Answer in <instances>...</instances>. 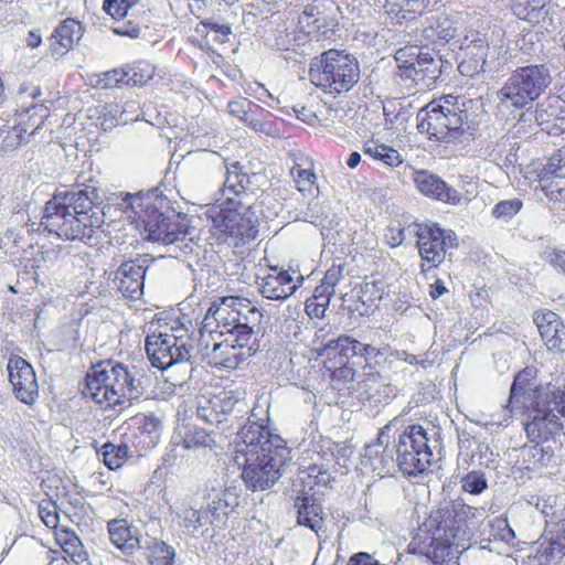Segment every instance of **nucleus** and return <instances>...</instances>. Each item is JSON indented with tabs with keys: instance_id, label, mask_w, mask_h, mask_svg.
<instances>
[{
	"instance_id": "aec40b11",
	"label": "nucleus",
	"mask_w": 565,
	"mask_h": 565,
	"mask_svg": "<svg viewBox=\"0 0 565 565\" xmlns=\"http://www.w3.org/2000/svg\"><path fill=\"white\" fill-rule=\"evenodd\" d=\"M7 371L17 399L33 405L39 398V384L33 366L19 355L10 356Z\"/></svg>"
},
{
	"instance_id": "f257e3e1",
	"label": "nucleus",
	"mask_w": 565,
	"mask_h": 565,
	"mask_svg": "<svg viewBox=\"0 0 565 565\" xmlns=\"http://www.w3.org/2000/svg\"><path fill=\"white\" fill-rule=\"evenodd\" d=\"M238 436V451L246 458L242 472L244 482L253 490L269 488L279 479L290 458L285 440L257 422L245 424Z\"/></svg>"
},
{
	"instance_id": "c9c22d12",
	"label": "nucleus",
	"mask_w": 565,
	"mask_h": 565,
	"mask_svg": "<svg viewBox=\"0 0 565 565\" xmlns=\"http://www.w3.org/2000/svg\"><path fill=\"white\" fill-rule=\"evenodd\" d=\"M362 150L364 154L370 158L392 168H396L403 163V157L396 149L373 139L366 140Z\"/></svg>"
},
{
	"instance_id": "9d476101",
	"label": "nucleus",
	"mask_w": 565,
	"mask_h": 565,
	"mask_svg": "<svg viewBox=\"0 0 565 565\" xmlns=\"http://www.w3.org/2000/svg\"><path fill=\"white\" fill-rule=\"evenodd\" d=\"M206 317H212L226 333L233 332L241 342L252 343L254 330L259 326L263 312L247 298L227 296L213 301Z\"/></svg>"
},
{
	"instance_id": "79ce46f5",
	"label": "nucleus",
	"mask_w": 565,
	"mask_h": 565,
	"mask_svg": "<svg viewBox=\"0 0 565 565\" xmlns=\"http://www.w3.org/2000/svg\"><path fill=\"white\" fill-rule=\"evenodd\" d=\"M333 295L334 292L328 289V287L318 285L313 290V295L306 301L305 309L307 315L315 318L323 317Z\"/></svg>"
},
{
	"instance_id": "5701e85b",
	"label": "nucleus",
	"mask_w": 565,
	"mask_h": 565,
	"mask_svg": "<svg viewBox=\"0 0 565 565\" xmlns=\"http://www.w3.org/2000/svg\"><path fill=\"white\" fill-rule=\"evenodd\" d=\"M535 121L548 135L565 132V98L550 95L535 108Z\"/></svg>"
},
{
	"instance_id": "a211bd4d",
	"label": "nucleus",
	"mask_w": 565,
	"mask_h": 565,
	"mask_svg": "<svg viewBox=\"0 0 565 565\" xmlns=\"http://www.w3.org/2000/svg\"><path fill=\"white\" fill-rule=\"evenodd\" d=\"M523 428L531 443L543 445L556 440L563 431V423L548 406L536 404L526 408Z\"/></svg>"
},
{
	"instance_id": "e433bc0d",
	"label": "nucleus",
	"mask_w": 565,
	"mask_h": 565,
	"mask_svg": "<svg viewBox=\"0 0 565 565\" xmlns=\"http://www.w3.org/2000/svg\"><path fill=\"white\" fill-rule=\"evenodd\" d=\"M125 68L126 86L141 87L147 85L156 76V66L146 60H138Z\"/></svg>"
},
{
	"instance_id": "4d7b16f0",
	"label": "nucleus",
	"mask_w": 565,
	"mask_h": 565,
	"mask_svg": "<svg viewBox=\"0 0 565 565\" xmlns=\"http://www.w3.org/2000/svg\"><path fill=\"white\" fill-rule=\"evenodd\" d=\"M487 488V481L482 473L468 472L462 479V489L471 494H479Z\"/></svg>"
},
{
	"instance_id": "6e6d98bb",
	"label": "nucleus",
	"mask_w": 565,
	"mask_h": 565,
	"mask_svg": "<svg viewBox=\"0 0 565 565\" xmlns=\"http://www.w3.org/2000/svg\"><path fill=\"white\" fill-rule=\"evenodd\" d=\"M195 31L205 35L210 32H213L215 34L213 39L215 42L225 43L228 41L231 26L227 24H218L204 20L196 25Z\"/></svg>"
},
{
	"instance_id": "c756f323",
	"label": "nucleus",
	"mask_w": 565,
	"mask_h": 565,
	"mask_svg": "<svg viewBox=\"0 0 565 565\" xmlns=\"http://www.w3.org/2000/svg\"><path fill=\"white\" fill-rule=\"evenodd\" d=\"M47 109L40 104H33L15 114L14 130L19 138L34 135L45 122Z\"/></svg>"
},
{
	"instance_id": "6e6552de",
	"label": "nucleus",
	"mask_w": 565,
	"mask_h": 565,
	"mask_svg": "<svg viewBox=\"0 0 565 565\" xmlns=\"http://www.w3.org/2000/svg\"><path fill=\"white\" fill-rule=\"evenodd\" d=\"M359 61L344 50L329 49L315 56L308 70L310 83L324 95L340 98L360 81Z\"/></svg>"
},
{
	"instance_id": "39448f33",
	"label": "nucleus",
	"mask_w": 565,
	"mask_h": 565,
	"mask_svg": "<svg viewBox=\"0 0 565 565\" xmlns=\"http://www.w3.org/2000/svg\"><path fill=\"white\" fill-rule=\"evenodd\" d=\"M125 213L140 232L146 233L147 239L161 242L166 245L184 241L191 228V220L184 213L172 212L164 214L152 201L142 193H128L124 199Z\"/></svg>"
},
{
	"instance_id": "052dcab7",
	"label": "nucleus",
	"mask_w": 565,
	"mask_h": 565,
	"mask_svg": "<svg viewBox=\"0 0 565 565\" xmlns=\"http://www.w3.org/2000/svg\"><path fill=\"white\" fill-rule=\"evenodd\" d=\"M295 113L298 119L308 124L316 125L320 122V118L315 109V105L312 103L301 105L298 108H295Z\"/></svg>"
},
{
	"instance_id": "774afa93",
	"label": "nucleus",
	"mask_w": 565,
	"mask_h": 565,
	"mask_svg": "<svg viewBox=\"0 0 565 565\" xmlns=\"http://www.w3.org/2000/svg\"><path fill=\"white\" fill-rule=\"evenodd\" d=\"M49 565H64L67 559L72 561L63 551L50 548L49 550Z\"/></svg>"
},
{
	"instance_id": "20e7f679",
	"label": "nucleus",
	"mask_w": 565,
	"mask_h": 565,
	"mask_svg": "<svg viewBox=\"0 0 565 565\" xmlns=\"http://www.w3.org/2000/svg\"><path fill=\"white\" fill-rule=\"evenodd\" d=\"M84 394L103 411L120 414L137 398L135 374L122 362L100 361L86 373Z\"/></svg>"
},
{
	"instance_id": "69168bd1",
	"label": "nucleus",
	"mask_w": 565,
	"mask_h": 565,
	"mask_svg": "<svg viewBox=\"0 0 565 565\" xmlns=\"http://www.w3.org/2000/svg\"><path fill=\"white\" fill-rule=\"evenodd\" d=\"M147 423V417L143 415H136L127 419L119 429L125 430L124 436H127L128 431L141 430Z\"/></svg>"
},
{
	"instance_id": "a19ab883",
	"label": "nucleus",
	"mask_w": 565,
	"mask_h": 565,
	"mask_svg": "<svg viewBox=\"0 0 565 565\" xmlns=\"http://www.w3.org/2000/svg\"><path fill=\"white\" fill-rule=\"evenodd\" d=\"M99 452L105 466L110 470L121 468L131 456L126 443L114 444L107 441L100 447Z\"/></svg>"
},
{
	"instance_id": "49530a36",
	"label": "nucleus",
	"mask_w": 565,
	"mask_h": 565,
	"mask_svg": "<svg viewBox=\"0 0 565 565\" xmlns=\"http://www.w3.org/2000/svg\"><path fill=\"white\" fill-rule=\"evenodd\" d=\"M56 259L57 255L55 250L40 248L34 253L32 258L28 259L26 267L38 276L40 273H44L54 266Z\"/></svg>"
},
{
	"instance_id": "864d4df0",
	"label": "nucleus",
	"mask_w": 565,
	"mask_h": 565,
	"mask_svg": "<svg viewBox=\"0 0 565 565\" xmlns=\"http://www.w3.org/2000/svg\"><path fill=\"white\" fill-rule=\"evenodd\" d=\"M491 536L494 541H502L511 544L515 539L514 531L510 526L508 519L498 516L490 522Z\"/></svg>"
},
{
	"instance_id": "7c9ffc66",
	"label": "nucleus",
	"mask_w": 565,
	"mask_h": 565,
	"mask_svg": "<svg viewBox=\"0 0 565 565\" xmlns=\"http://www.w3.org/2000/svg\"><path fill=\"white\" fill-rule=\"evenodd\" d=\"M107 527L111 543L124 553H131L139 547V536L127 520H110Z\"/></svg>"
},
{
	"instance_id": "cd10ccee",
	"label": "nucleus",
	"mask_w": 565,
	"mask_h": 565,
	"mask_svg": "<svg viewBox=\"0 0 565 565\" xmlns=\"http://www.w3.org/2000/svg\"><path fill=\"white\" fill-rule=\"evenodd\" d=\"M431 0H385L383 8L392 21L412 23L429 11Z\"/></svg>"
},
{
	"instance_id": "09e8293b",
	"label": "nucleus",
	"mask_w": 565,
	"mask_h": 565,
	"mask_svg": "<svg viewBox=\"0 0 565 565\" xmlns=\"http://www.w3.org/2000/svg\"><path fill=\"white\" fill-rule=\"evenodd\" d=\"M537 182L540 189L550 200L565 202V177L559 179L545 177L544 179H537Z\"/></svg>"
},
{
	"instance_id": "4468645a",
	"label": "nucleus",
	"mask_w": 565,
	"mask_h": 565,
	"mask_svg": "<svg viewBox=\"0 0 565 565\" xmlns=\"http://www.w3.org/2000/svg\"><path fill=\"white\" fill-rule=\"evenodd\" d=\"M398 75L431 88L441 75V60L418 45H406L395 53Z\"/></svg>"
},
{
	"instance_id": "4be33fe9",
	"label": "nucleus",
	"mask_w": 565,
	"mask_h": 565,
	"mask_svg": "<svg viewBox=\"0 0 565 565\" xmlns=\"http://www.w3.org/2000/svg\"><path fill=\"white\" fill-rule=\"evenodd\" d=\"M303 277L296 270L270 266L259 282L262 295L270 300H285L301 286Z\"/></svg>"
},
{
	"instance_id": "4c0bfd02",
	"label": "nucleus",
	"mask_w": 565,
	"mask_h": 565,
	"mask_svg": "<svg viewBox=\"0 0 565 565\" xmlns=\"http://www.w3.org/2000/svg\"><path fill=\"white\" fill-rule=\"evenodd\" d=\"M179 435L182 439L181 445L185 449L206 448L215 444L210 433L194 425H183L179 428Z\"/></svg>"
},
{
	"instance_id": "393cba45",
	"label": "nucleus",
	"mask_w": 565,
	"mask_h": 565,
	"mask_svg": "<svg viewBox=\"0 0 565 565\" xmlns=\"http://www.w3.org/2000/svg\"><path fill=\"white\" fill-rule=\"evenodd\" d=\"M82 24L75 19L63 20L49 38V55L54 60L65 56L82 36Z\"/></svg>"
},
{
	"instance_id": "ddd939ff",
	"label": "nucleus",
	"mask_w": 565,
	"mask_h": 565,
	"mask_svg": "<svg viewBox=\"0 0 565 565\" xmlns=\"http://www.w3.org/2000/svg\"><path fill=\"white\" fill-rule=\"evenodd\" d=\"M398 460V469L406 476H419L433 463V450L428 445L427 430L419 424L408 425L392 436Z\"/></svg>"
},
{
	"instance_id": "603ef678",
	"label": "nucleus",
	"mask_w": 565,
	"mask_h": 565,
	"mask_svg": "<svg viewBox=\"0 0 565 565\" xmlns=\"http://www.w3.org/2000/svg\"><path fill=\"white\" fill-rule=\"evenodd\" d=\"M258 107L259 105L243 97L231 100L227 105L228 113L244 121L247 126L249 118L254 116L255 109Z\"/></svg>"
},
{
	"instance_id": "ea45409f",
	"label": "nucleus",
	"mask_w": 565,
	"mask_h": 565,
	"mask_svg": "<svg viewBox=\"0 0 565 565\" xmlns=\"http://www.w3.org/2000/svg\"><path fill=\"white\" fill-rule=\"evenodd\" d=\"M280 122L270 111L259 106L255 109L254 116L249 118L248 127L265 136L278 137Z\"/></svg>"
},
{
	"instance_id": "13d9d810",
	"label": "nucleus",
	"mask_w": 565,
	"mask_h": 565,
	"mask_svg": "<svg viewBox=\"0 0 565 565\" xmlns=\"http://www.w3.org/2000/svg\"><path fill=\"white\" fill-rule=\"evenodd\" d=\"M132 2L129 0H104L103 9L115 20H121L127 15Z\"/></svg>"
},
{
	"instance_id": "b1692460",
	"label": "nucleus",
	"mask_w": 565,
	"mask_h": 565,
	"mask_svg": "<svg viewBox=\"0 0 565 565\" xmlns=\"http://www.w3.org/2000/svg\"><path fill=\"white\" fill-rule=\"evenodd\" d=\"M413 181L425 196L452 205L462 202V195L456 189L448 186L443 179L427 170L415 171Z\"/></svg>"
},
{
	"instance_id": "2f4dec72",
	"label": "nucleus",
	"mask_w": 565,
	"mask_h": 565,
	"mask_svg": "<svg viewBox=\"0 0 565 565\" xmlns=\"http://www.w3.org/2000/svg\"><path fill=\"white\" fill-rule=\"evenodd\" d=\"M296 507L298 508V523L309 527L318 533L323 529L324 514L322 507L308 495L298 497L296 499Z\"/></svg>"
},
{
	"instance_id": "9b49d317",
	"label": "nucleus",
	"mask_w": 565,
	"mask_h": 565,
	"mask_svg": "<svg viewBox=\"0 0 565 565\" xmlns=\"http://www.w3.org/2000/svg\"><path fill=\"white\" fill-rule=\"evenodd\" d=\"M552 84L546 64H531L514 70L498 92L501 104L523 109L539 99Z\"/></svg>"
},
{
	"instance_id": "72a5a7b5",
	"label": "nucleus",
	"mask_w": 565,
	"mask_h": 565,
	"mask_svg": "<svg viewBox=\"0 0 565 565\" xmlns=\"http://www.w3.org/2000/svg\"><path fill=\"white\" fill-rule=\"evenodd\" d=\"M290 175L297 190L303 195L313 196L318 192L317 175L311 161L295 162Z\"/></svg>"
},
{
	"instance_id": "de8ad7c7",
	"label": "nucleus",
	"mask_w": 565,
	"mask_h": 565,
	"mask_svg": "<svg viewBox=\"0 0 565 565\" xmlns=\"http://www.w3.org/2000/svg\"><path fill=\"white\" fill-rule=\"evenodd\" d=\"M546 557H565V519L561 520L552 532L547 547Z\"/></svg>"
},
{
	"instance_id": "f8f14e48",
	"label": "nucleus",
	"mask_w": 565,
	"mask_h": 565,
	"mask_svg": "<svg viewBox=\"0 0 565 565\" xmlns=\"http://www.w3.org/2000/svg\"><path fill=\"white\" fill-rule=\"evenodd\" d=\"M408 228L415 236L419 256V270L425 275L438 269L450 250L458 247V237L452 230H446L438 223L413 222Z\"/></svg>"
},
{
	"instance_id": "f03ea898",
	"label": "nucleus",
	"mask_w": 565,
	"mask_h": 565,
	"mask_svg": "<svg viewBox=\"0 0 565 565\" xmlns=\"http://www.w3.org/2000/svg\"><path fill=\"white\" fill-rule=\"evenodd\" d=\"M40 224L61 238L83 241L92 237L100 220L92 199L81 190L54 195L47 201Z\"/></svg>"
},
{
	"instance_id": "a878e982",
	"label": "nucleus",
	"mask_w": 565,
	"mask_h": 565,
	"mask_svg": "<svg viewBox=\"0 0 565 565\" xmlns=\"http://www.w3.org/2000/svg\"><path fill=\"white\" fill-rule=\"evenodd\" d=\"M533 320L550 350L565 351V326L554 311H536Z\"/></svg>"
},
{
	"instance_id": "338daca9",
	"label": "nucleus",
	"mask_w": 565,
	"mask_h": 565,
	"mask_svg": "<svg viewBox=\"0 0 565 565\" xmlns=\"http://www.w3.org/2000/svg\"><path fill=\"white\" fill-rule=\"evenodd\" d=\"M547 262L559 273L565 275V252L552 250L547 255Z\"/></svg>"
},
{
	"instance_id": "5fc2aeb1",
	"label": "nucleus",
	"mask_w": 565,
	"mask_h": 565,
	"mask_svg": "<svg viewBox=\"0 0 565 565\" xmlns=\"http://www.w3.org/2000/svg\"><path fill=\"white\" fill-rule=\"evenodd\" d=\"M520 199L503 200L497 203L492 209V215L498 220L509 221L522 209Z\"/></svg>"
},
{
	"instance_id": "37998d69",
	"label": "nucleus",
	"mask_w": 565,
	"mask_h": 565,
	"mask_svg": "<svg viewBox=\"0 0 565 565\" xmlns=\"http://www.w3.org/2000/svg\"><path fill=\"white\" fill-rule=\"evenodd\" d=\"M146 556L150 565H172L174 548L160 540H153L146 546Z\"/></svg>"
},
{
	"instance_id": "c03bdc74",
	"label": "nucleus",
	"mask_w": 565,
	"mask_h": 565,
	"mask_svg": "<svg viewBox=\"0 0 565 565\" xmlns=\"http://www.w3.org/2000/svg\"><path fill=\"white\" fill-rule=\"evenodd\" d=\"M565 177V148L556 150L537 170V179Z\"/></svg>"
},
{
	"instance_id": "680f3d73",
	"label": "nucleus",
	"mask_w": 565,
	"mask_h": 565,
	"mask_svg": "<svg viewBox=\"0 0 565 565\" xmlns=\"http://www.w3.org/2000/svg\"><path fill=\"white\" fill-rule=\"evenodd\" d=\"M341 278H342V267L341 266H332L331 268H329L326 271L320 285H322L323 287H328V289L335 292V286L339 284Z\"/></svg>"
},
{
	"instance_id": "2eb2a0df",
	"label": "nucleus",
	"mask_w": 565,
	"mask_h": 565,
	"mask_svg": "<svg viewBox=\"0 0 565 565\" xmlns=\"http://www.w3.org/2000/svg\"><path fill=\"white\" fill-rule=\"evenodd\" d=\"M185 334L186 329L175 322V326L164 327L163 330L147 335L146 352L152 366L166 370L185 359Z\"/></svg>"
},
{
	"instance_id": "0e129e2a",
	"label": "nucleus",
	"mask_w": 565,
	"mask_h": 565,
	"mask_svg": "<svg viewBox=\"0 0 565 565\" xmlns=\"http://www.w3.org/2000/svg\"><path fill=\"white\" fill-rule=\"evenodd\" d=\"M535 33L532 28L524 29L521 38L518 40V45L523 53L530 54L535 50Z\"/></svg>"
},
{
	"instance_id": "473e14b6",
	"label": "nucleus",
	"mask_w": 565,
	"mask_h": 565,
	"mask_svg": "<svg viewBox=\"0 0 565 565\" xmlns=\"http://www.w3.org/2000/svg\"><path fill=\"white\" fill-rule=\"evenodd\" d=\"M456 32L457 29L452 19L446 14H440L431 19L428 26L424 29L423 34L427 42L437 44L449 42L455 38Z\"/></svg>"
},
{
	"instance_id": "412c9836",
	"label": "nucleus",
	"mask_w": 565,
	"mask_h": 565,
	"mask_svg": "<svg viewBox=\"0 0 565 565\" xmlns=\"http://www.w3.org/2000/svg\"><path fill=\"white\" fill-rule=\"evenodd\" d=\"M223 340L215 342L209 354V363L217 369L236 370L254 353L252 343L241 342L233 332L220 331Z\"/></svg>"
},
{
	"instance_id": "58836bf2",
	"label": "nucleus",
	"mask_w": 565,
	"mask_h": 565,
	"mask_svg": "<svg viewBox=\"0 0 565 565\" xmlns=\"http://www.w3.org/2000/svg\"><path fill=\"white\" fill-rule=\"evenodd\" d=\"M249 184V175L243 171V167L238 162L230 164L227 168L226 178L222 186V192H231L233 198L239 199L245 193Z\"/></svg>"
},
{
	"instance_id": "6ab92c4d",
	"label": "nucleus",
	"mask_w": 565,
	"mask_h": 565,
	"mask_svg": "<svg viewBox=\"0 0 565 565\" xmlns=\"http://www.w3.org/2000/svg\"><path fill=\"white\" fill-rule=\"evenodd\" d=\"M392 425L382 427L376 440L365 447L362 462L369 466L372 472L383 478L392 475L398 468L397 455L392 438Z\"/></svg>"
},
{
	"instance_id": "e2e57ef3",
	"label": "nucleus",
	"mask_w": 565,
	"mask_h": 565,
	"mask_svg": "<svg viewBox=\"0 0 565 565\" xmlns=\"http://www.w3.org/2000/svg\"><path fill=\"white\" fill-rule=\"evenodd\" d=\"M113 31L118 35L137 39L141 33V28L132 21H124L116 25Z\"/></svg>"
},
{
	"instance_id": "423d86ee",
	"label": "nucleus",
	"mask_w": 565,
	"mask_h": 565,
	"mask_svg": "<svg viewBox=\"0 0 565 565\" xmlns=\"http://www.w3.org/2000/svg\"><path fill=\"white\" fill-rule=\"evenodd\" d=\"M213 235L220 243L235 248L249 245L259 235L260 220L256 210L241 199L227 196L207 210Z\"/></svg>"
},
{
	"instance_id": "a18cd8bd",
	"label": "nucleus",
	"mask_w": 565,
	"mask_h": 565,
	"mask_svg": "<svg viewBox=\"0 0 565 565\" xmlns=\"http://www.w3.org/2000/svg\"><path fill=\"white\" fill-rule=\"evenodd\" d=\"M490 21L484 19L477 20L466 32L465 41L476 47L488 46Z\"/></svg>"
},
{
	"instance_id": "7ed1b4c3",
	"label": "nucleus",
	"mask_w": 565,
	"mask_h": 565,
	"mask_svg": "<svg viewBox=\"0 0 565 565\" xmlns=\"http://www.w3.org/2000/svg\"><path fill=\"white\" fill-rule=\"evenodd\" d=\"M463 531L456 515L447 508L433 511L408 544L411 554L425 557L431 565H458L465 548Z\"/></svg>"
},
{
	"instance_id": "1a4fd4ad",
	"label": "nucleus",
	"mask_w": 565,
	"mask_h": 565,
	"mask_svg": "<svg viewBox=\"0 0 565 565\" xmlns=\"http://www.w3.org/2000/svg\"><path fill=\"white\" fill-rule=\"evenodd\" d=\"M468 118L459 97L447 94L434 98L419 110L417 129L430 141L451 143L465 135Z\"/></svg>"
},
{
	"instance_id": "3c124183",
	"label": "nucleus",
	"mask_w": 565,
	"mask_h": 565,
	"mask_svg": "<svg viewBox=\"0 0 565 565\" xmlns=\"http://www.w3.org/2000/svg\"><path fill=\"white\" fill-rule=\"evenodd\" d=\"M531 382V370L523 369L521 370L513 380L510 390V397L508 401L507 407L513 411L514 402L519 399L520 396L524 395L530 388Z\"/></svg>"
},
{
	"instance_id": "bf43d9fd",
	"label": "nucleus",
	"mask_w": 565,
	"mask_h": 565,
	"mask_svg": "<svg viewBox=\"0 0 565 565\" xmlns=\"http://www.w3.org/2000/svg\"><path fill=\"white\" fill-rule=\"evenodd\" d=\"M404 232L405 228L399 223L390 225L384 235L385 243L393 248L401 246L405 239Z\"/></svg>"
},
{
	"instance_id": "bb28decb",
	"label": "nucleus",
	"mask_w": 565,
	"mask_h": 565,
	"mask_svg": "<svg viewBox=\"0 0 565 565\" xmlns=\"http://www.w3.org/2000/svg\"><path fill=\"white\" fill-rule=\"evenodd\" d=\"M146 268L138 260L124 262L116 273L118 290L131 300L143 295Z\"/></svg>"
},
{
	"instance_id": "c85d7f7f",
	"label": "nucleus",
	"mask_w": 565,
	"mask_h": 565,
	"mask_svg": "<svg viewBox=\"0 0 565 565\" xmlns=\"http://www.w3.org/2000/svg\"><path fill=\"white\" fill-rule=\"evenodd\" d=\"M298 28L301 33L316 41L327 39L331 31L327 19L315 3L303 7L298 18Z\"/></svg>"
},
{
	"instance_id": "f3484780",
	"label": "nucleus",
	"mask_w": 565,
	"mask_h": 565,
	"mask_svg": "<svg viewBox=\"0 0 565 565\" xmlns=\"http://www.w3.org/2000/svg\"><path fill=\"white\" fill-rule=\"evenodd\" d=\"M39 515L44 525L52 530L56 545L60 546L72 562L79 564L86 559L84 545L75 531L60 526L58 509L53 502H45L39 505Z\"/></svg>"
},
{
	"instance_id": "f704fd0d",
	"label": "nucleus",
	"mask_w": 565,
	"mask_h": 565,
	"mask_svg": "<svg viewBox=\"0 0 565 565\" xmlns=\"http://www.w3.org/2000/svg\"><path fill=\"white\" fill-rule=\"evenodd\" d=\"M551 0H509L512 14L519 20L535 23L545 10Z\"/></svg>"
},
{
	"instance_id": "dca6fc26",
	"label": "nucleus",
	"mask_w": 565,
	"mask_h": 565,
	"mask_svg": "<svg viewBox=\"0 0 565 565\" xmlns=\"http://www.w3.org/2000/svg\"><path fill=\"white\" fill-rule=\"evenodd\" d=\"M238 403V394L218 384L205 387L198 397V416L211 424L218 425L226 422Z\"/></svg>"
},
{
	"instance_id": "8fccbe9b",
	"label": "nucleus",
	"mask_w": 565,
	"mask_h": 565,
	"mask_svg": "<svg viewBox=\"0 0 565 565\" xmlns=\"http://www.w3.org/2000/svg\"><path fill=\"white\" fill-rule=\"evenodd\" d=\"M125 68H113L97 76L95 87L98 89H114L126 86Z\"/></svg>"
},
{
	"instance_id": "0eeeda50",
	"label": "nucleus",
	"mask_w": 565,
	"mask_h": 565,
	"mask_svg": "<svg viewBox=\"0 0 565 565\" xmlns=\"http://www.w3.org/2000/svg\"><path fill=\"white\" fill-rule=\"evenodd\" d=\"M319 355L323 358L322 370L328 375L330 385L341 390L356 380L354 358L363 359L364 369L373 370L372 360L382 355V351L372 344L361 343L351 335L340 334L328 341Z\"/></svg>"
}]
</instances>
